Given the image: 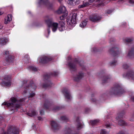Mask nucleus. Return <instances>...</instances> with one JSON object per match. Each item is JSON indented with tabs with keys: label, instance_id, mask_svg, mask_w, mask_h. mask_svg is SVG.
<instances>
[{
	"label": "nucleus",
	"instance_id": "32",
	"mask_svg": "<svg viewBox=\"0 0 134 134\" xmlns=\"http://www.w3.org/2000/svg\"><path fill=\"white\" fill-rule=\"evenodd\" d=\"M27 69L29 70H32L34 72L36 71L37 70V69L33 66H29Z\"/></svg>",
	"mask_w": 134,
	"mask_h": 134
},
{
	"label": "nucleus",
	"instance_id": "15",
	"mask_svg": "<svg viewBox=\"0 0 134 134\" xmlns=\"http://www.w3.org/2000/svg\"><path fill=\"white\" fill-rule=\"evenodd\" d=\"M38 3L39 4L46 5L48 8L51 7V4L48 2V0H39Z\"/></svg>",
	"mask_w": 134,
	"mask_h": 134
},
{
	"label": "nucleus",
	"instance_id": "28",
	"mask_svg": "<svg viewBox=\"0 0 134 134\" xmlns=\"http://www.w3.org/2000/svg\"><path fill=\"white\" fill-rule=\"evenodd\" d=\"M89 4V3L88 2H85L83 1V4L79 5L78 6V8H82L86 7Z\"/></svg>",
	"mask_w": 134,
	"mask_h": 134
},
{
	"label": "nucleus",
	"instance_id": "55",
	"mask_svg": "<svg viewBox=\"0 0 134 134\" xmlns=\"http://www.w3.org/2000/svg\"><path fill=\"white\" fill-rule=\"evenodd\" d=\"M71 59V57H68V59L69 60H70Z\"/></svg>",
	"mask_w": 134,
	"mask_h": 134
},
{
	"label": "nucleus",
	"instance_id": "35",
	"mask_svg": "<svg viewBox=\"0 0 134 134\" xmlns=\"http://www.w3.org/2000/svg\"><path fill=\"white\" fill-rule=\"evenodd\" d=\"M99 120L98 119H96L93 120H91L90 121V123L92 125H95L98 122Z\"/></svg>",
	"mask_w": 134,
	"mask_h": 134
},
{
	"label": "nucleus",
	"instance_id": "54",
	"mask_svg": "<svg viewBox=\"0 0 134 134\" xmlns=\"http://www.w3.org/2000/svg\"><path fill=\"white\" fill-rule=\"evenodd\" d=\"M38 120H42V118L40 117H38Z\"/></svg>",
	"mask_w": 134,
	"mask_h": 134
},
{
	"label": "nucleus",
	"instance_id": "2",
	"mask_svg": "<svg viewBox=\"0 0 134 134\" xmlns=\"http://www.w3.org/2000/svg\"><path fill=\"white\" fill-rule=\"evenodd\" d=\"M25 99V98H23L18 100L14 97H12L10 99L11 103H7L4 102L2 105L7 106L11 110H17L19 108L20 105L24 104Z\"/></svg>",
	"mask_w": 134,
	"mask_h": 134
},
{
	"label": "nucleus",
	"instance_id": "19",
	"mask_svg": "<svg viewBox=\"0 0 134 134\" xmlns=\"http://www.w3.org/2000/svg\"><path fill=\"white\" fill-rule=\"evenodd\" d=\"M66 9L65 7L64 6L60 7L59 9L56 11V13L58 14H60L62 13H65V14H67L66 12Z\"/></svg>",
	"mask_w": 134,
	"mask_h": 134
},
{
	"label": "nucleus",
	"instance_id": "36",
	"mask_svg": "<svg viewBox=\"0 0 134 134\" xmlns=\"http://www.w3.org/2000/svg\"><path fill=\"white\" fill-rule=\"evenodd\" d=\"M68 118L66 116H63L61 117L60 120L65 121H67L68 120Z\"/></svg>",
	"mask_w": 134,
	"mask_h": 134
},
{
	"label": "nucleus",
	"instance_id": "61",
	"mask_svg": "<svg viewBox=\"0 0 134 134\" xmlns=\"http://www.w3.org/2000/svg\"><path fill=\"white\" fill-rule=\"evenodd\" d=\"M48 36H46V37H48Z\"/></svg>",
	"mask_w": 134,
	"mask_h": 134
},
{
	"label": "nucleus",
	"instance_id": "37",
	"mask_svg": "<svg viewBox=\"0 0 134 134\" xmlns=\"http://www.w3.org/2000/svg\"><path fill=\"white\" fill-rule=\"evenodd\" d=\"M66 16L67 14H65L64 15H62V16H60L59 17V18L60 21H59H59H64L65 22L64 20V18Z\"/></svg>",
	"mask_w": 134,
	"mask_h": 134
},
{
	"label": "nucleus",
	"instance_id": "16",
	"mask_svg": "<svg viewBox=\"0 0 134 134\" xmlns=\"http://www.w3.org/2000/svg\"><path fill=\"white\" fill-rule=\"evenodd\" d=\"M84 76V74L82 72H79L74 77V80L77 82L79 81Z\"/></svg>",
	"mask_w": 134,
	"mask_h": 134
},
{
	"label": "nucleus",
	"instance_id": "31",
	"mask_svg": "<svg viewBox=\"0 0 134 134\" xmlns=\"http://www.w3.org/2000/svg\"><path fill=\"white\" fill-rule=\"evenodd\" d=\"M87 19H85L84 21L81 23L80 25V26L82 27H84L87 24Z\"/></svg>",
	"mask_w": 134,
	"mask_h": 134
},
{
	"label": "nucleus",
	"instance_id": "13",
	"mask_svg": "<svg viewBox=\"0 0 134 134\" xmlns=\"http://www.w3.org/2000/svg\"><path fill=\"white\" fill-rule=\"evenodd\" d=\"M4 79L5 81H3V84L6 86H9L11 85L10 76L7 75L5 76Z\"/></svg>",
	"mask_w": 134,
	"mask_h": 134
},
{
	"label": "nucleus",
	"instance_id": "14",
	"mask_svg": "<svg viewBox=\"0 0 134 134\" xmlns=\"http://www.w3.org/2000/svg\"><path fill=\"white\" fill-rule=\"evenodd\" d=\"M101 17L98 15L94 14L91 16L90 18V20L93 22H97L101 19Z\"/></svg>",
	"mask_w": 134,
	"mask_h": 134
},
{
	"label": "nucleus",
	"instance_id": "48",
	"mask_svg": "<svg viewBox=\"0 0 134 134\" xmlns=\"http://www.w3.org/2000/svg\"><path fill=\"white\" fill-rule=\"evenodd\" d=\"M105 126L106 128H108L110 126V125L109 124H106L105 125Z\"/></svg>",
	"mask_w": 134,
	"mask_h": 134
},
{
	"label": "nucleus",
	"instance_id": "25",
	"mask_svg": "<svg viewBox=\"0 0 134 134\" xmlns=\"http://www.w3.org/2000/svg\"><path fill=\"white\" fill-rule=\"evenodd\" d=\"M37 114V112L34 110H32L29 113H27V115L30 116H34L35 115H36Z\"/></svg>",
	"mask_w": 134,
	"mask_h": 134
},
{
	"label": "nucleus",
	"instance_id": "30",
	"mask_svg": "<svg viewBox=\"0 0 134 134\" xmlns=\"http://www.w3.org/2000/svg\"><path fill=\"white\" fill-rule=\"evenodd\" d=\"M110 77L108 76H104L103 77L102 80V82L103 83H107L109 80Z\"/></svg>",
	"mask_w": 134,
	"mask_h": 134
},
{
	"label": "nucleus",
	"instance_id": "39",
	"mask_svg": "<svg viewBox=\"0 0 134 134\" xmlns=\"http://www.w3.org/2000/svg\"><path fill=\"white\" fill-rule=\"evenodd\" d=\"M133 39L130 38H127L125 39V41L127 43H129L132 41Z\"/></svg>",
	"mask_w": 134,
	"mask_h": 134
},
{
	"label": "nucleus",
	"instance_id": "24",
	"mask_svg": "<svg viewBox=\"0 0 134 134\" xmlns=\"http://www.w3.org/2000/svg\"><path fill=\"white\" fill-rule=\"evenodd\" d=\"M53 85V84L49 80H48L47 82L45 84H44L43 85V87L44 88H47L51 87Z\"/></svg>",
	"mask_w": 134,
	"mask_h": 134
},
{
	"label": "nucleus",
	"instance_id": "43",
	"mask_svg": "<svg viewBox=\"0 0 134 134\" xmlns=\"http://www.w3.org/2000/svg\"><path fill=\"white\" fill-rule=\"evenodd\" d=\"M107 132L105 129L102 130L101 131L100 134H107Z\"/></svg>",
	"mask_w": 134,
	"mask_h": 134
},
{
	"label": "nucleus",
	"instance_id": "58",
	"mask_svg": "<svg viewBox=\"0 0 134 134\" xmlns=\"http://www.w3.org/2000/svg\"><path fill=\"white\" fill-rule=\"evenodd\" d=\"M2 26L0 25V30H1L2 28Z\"/></svg>",
	"mask_w": 134,
	"mask_h": 134
},
{
	"label": "nucleus",
	"instance_id": "57",
	"mask_svg": "<svg viewBox=\"0 0 134 134\" xmlns=\"http://www.w3.org/2000/svg\"><path fill=\"white\" fill-rule=\"evenodd\" d=\"M129 2L130 3H134L133 1L132 0H130L129 1Z\"/></svg>",
	"mask_w": 134,
	"mask_h": 134
},
{
	"label": "nucleus",
	"instance_id": "21",
	"mask_svg": "<svg viewBox=\"0 0 134 134\" xmlns=\"http://www.w3.org/2000/svg\"><path fill=\"white\" fill-rule=\"evenodd\" d=\"M65 24L64 21H59V25L60 26L58 28L59 30L61 31L65 30Z\"/></svg>",
	"mask_w": 134,
	"mask_h": 134
},
{
	"label": "nucleus",
	"instance_id": "6",
	"mask_svg": "<svg viewBox=\"0 0 134 134\" xmlns=\"http://www.w3.org/2000/svg\"><path fill=\"white\" fill-rule=\"evenodd\" d=\"M125 112H124L120 113L116 118V120L118 122V124L121 126H125L127 125V124L124 121L120 120L124 114Z\"/></svg>",
	"mask_w": 134,
	"mask_h": 134
},
{
	"label": "nucleus",
	"instance_id": "59",
	"mask_svg": "<svg viewBox=\"0 0 134 134\" xmlns=\"http://www.w3.org/2000/svg\"><path fill=\"white\" fill-rule=\"evenodd\" d=\"M3 13L0 11V15L2 14Z\"/></svg>",
	"mask_w": 134,
	"mask_h": 134
},
{
	"label": "nucleus",
	"instance_id": "62",
	"mask_svg": "<svg viewBox=\"0 0 134 134\" xmlns=\"http://www.w3.org/2000/svg\"><path fill=\"white\" fill-rule=\"evenodd\" d=\"M28 100H27V101H26V102H28Z\"/></svg>",
	"mask_w": 134,
	"mask_h": 134
},
{
	"label": "nucleus",
	"instance_id": "51",
	"mask_svg": "<svg viewBox=\"0 0 134 134\" xmlns=\"http://www.w3.org/2000/svg\"><path fill=\"white\" fill-rule=\"evenodd\" d=\"M130 121H134V118L133 117H132V118L130 119Z\"/></svg>",
	"mask_w": 134,
	"mask_h": 134
},
{
	"label": "nucleus",
	"instance_id": "53",
	"mask_svg": "<svg viewBox=\"0 0 134 134\" xmlns=\"http://www.w3.org/2000/svg\"><path fill=\"white\" fill-rule=\"evenodd\" d=\"M131 99L134 102V96L132 97Z\"/></svg>",
	"mask_w": 134,
	"mask_h": 134
},
{
	"label": "nucleus",
	"instance_id": "5",
	"mask_svg": "<svg viewBox=\"0 0 134 134\" xmlns=\"http://www.w3.org/2000/svg\"><path fill=\"white\" fill-rule=\"evenodd\" d=\"M82 61H79L78 59H75L74 62H70L68 63V66L71 72L75 71L76 70V66L77 64H79L82 67H83V65H81V63H82Z\"/></svg>",
	"mask_w": 134,
	"mask_h": 134
},
{
	"label": "nucleus",
	"instance_id": "8",
	"mask_svg": "<svg viewBox=\"0 0 134 134\" xmlns=\"http://www.w3.org/2000/svg\"><path fill=\"white\" fill-rule=\"evenodd\" d=\"M52 59V58L51 57L44 55L40 57L39 62L41 63L44 64L51 61Z\"/></svg>",
	"mask_w": 134,
	"mask_h": 134
},
{
	"label": "nucleus",
	"instance_id": "38",
	"mask_svg": "<svg viewBox=\"0 0 134 134\" xmlns=\"http://www.w3.org/2000/svg\"><path fill=\"white\" fill-rule=\"evenodd\" d=\"M61 108L58 106H55L53 109V110L54 111H57Z\"/></svg>",
	"mask_w": 134,
	"mask_h": 134
},
{
	"label": "nucleus",
	"instance_id": "33",
	"mask_svg": "<svg viewBox=\"0 0 134 134\" xmlns=\"http://www.w3.org/2000/svg\"><path fill=\"white\" fill-rule=\"evenodd\" d=\"M23 61L26 63H28L29 62V59L28 55H25L23 59Z\"/></svg>",
	"mask_w": 134,
	"mask_h": 134
},
{
	"label": "nucleus",
	"instance_id": "1",
	"mask_svg": "<svg viewBox=\"0 0 134 134\" xmlns=\"http://www.w3.org/2000/svg\"><path fill=\"white\" fill-rule=\"evenodd\" d=\"M27 82L26 80H24L23 82V94L26 97L29 98L30 97H33L35 95L34 93H33L32 91L33 90L35 89L36 86L32 81H30L29 85L27 84Z\"/></svg>",
	"mask_w": 134,
	"mask_h": 134
},
{
	"label": "nucleus",
	"instance_id": "20",
	"mask_svg": "<svg viewBox=\"0 0 134 134\" xmlns=\"http://www.w3.org/2000/svg\"><path fill=\"white\" fill-rule=\"evenodd\" d=\"M76 124L78 130L80 129L82 127V125L78 117L76 119Z\"/></svg>",
	"mask_w": 134,
	"mask_h": 134
},
{
	"label": "nucleus",
	"instance_id": "34",
	"mask_svg": "<svg viewBox=\"0 0 134 134\" xmlns=\"http://www.w3.org/2000/svg\"><path fill=\"white\" fill-rule=\"evenodd\" d=\"M116 134H130L126 130H123L119 131Z\"/></svg>",
	"mask_w": 134,
	"mask_h": 134
},
{
	"label": "nucleus",
	"instance_id": "40",
	"mask_svg": "<svg viewBox=\"0 0 134 134\" xmlns=\"http://www.w3.org/2000/svg\"><path fill=\"white\" fill-rule=\"evenodd\" d=\"M117 61L116 60L110 63V64L112 66L116 65L117 64Z\"/></svg>",
	"mask_w": 134,
	"mask_h": 134
},
{
	"label": "nucleus",
	"instance_id": "3",
	"mask_svg": "<svg viewBox=\"0 0 134 134\" xmlns=\"http://www.w3.org/2000/svg\"><path fill=\"white\" fill-rule=\"evenodd\" d=\"M122 84L120 83L115 84L111 89L109 93L110 95L120 96L125 93Z\"/></svg>",
	"mask_w": 134,
	"mask_h": 134
},
{
	"label": "nucleus",
	"instance_id": "47",
	"mask_svg": "<svg viewBox=\"0 0 134 134\" xmlns=\"http://www.w3.org/2000/svg\"><path fill=\"white\" fill-rule=\"evenodd\" d=\"M40 113L41 115H43L44 114V112L42 110H41L40 111Z\"/></svg>",
	"mask_w": 134,
	"mask_h": 134
},
{
	"label": "nucleus",
	"instance_id": "26",
	"mask_svg": "<svg viewBox=\"0 0 134 134\" xmlns=\"http://www.w3.org/2000/svg\"><path fill=\"white\" fill-rule=\"evenodd\" d=\"M12 15L9 14L8 15L7 17L5 19L4 23L5 24H7L12 20Z\"/></svg>",
	"mask_w": 134,
	"mask_h": 134
},
{
	"label": "nucleus",
	"instance_id": "7",
	"mask_svg": "<svg viewBox=\"0 0 134 134\" xmlns=\"http://www.w3.org/2000/svg\"><path fill=\"white\" fill-rule=\"evenodd\" d=\"M77 14L74 13L72 14L70 20L68 19H67V22L68 24L72 26L74 25L76 23V18Z\"/></svg>",
	"mask_w": 134,
	"mask_h": 134
},
{
	"label": "nucleus",
	"instance_id": "23",
	"mask_svg": "<svg viewBox=\"0 0 134 134\" xmlns=\"http://www.w3.org/2000/svg\"><path fill=\"white\" fill-rule=\"evenodd\" d=\"M8 41L5 38H0V46L5 45L6 43Z\"/></svg>",
	"mask_w": 134,
	"mask_h": 134
},
{
	"label": "nucleus",
	"instance_id": "42",
	"mask_svg": "<svg viewBox=\"0 0 134 134\" xmlns=\"http://www.w3.org/2000/svg\"><path fill=\"white\" fill-rule=\"evenodd\" d=\"M49 103L48 102L45 103L44 104V107L46 109H48V108Z\"/></svg>",
	"mask_w": 134,
	"mask_h": 134
},
{
	"label": "nucleus",
	"instance_id": "44",
	"mask_svg": "<svg viewBox=\"0 0 134 134\" xmlns=\"http://www.w3.org/2000/svg\"><path fill=\"white\" fill-rule=\"evenodd\" d=\"M119 53V52L118 51L116 52H114L113 55L114 56H116L118 55Z\"/></svg>",
	"mask_w": 134,
	"mask_h": 134
},
{
	"label": "nucleus",
	"instance_id": "9",
	"mask_svg": "<svg viewBox=\"0 0 134 134\" xmlns=\"http://www.w3.org/2000/svg\"><path fill=\"white\" fill-rule=\"evenodd\" d=\"M62 92L64 95L66 99L70 100L72 99V97L68 89L66 88H64L62 91Z\"/></svg>",
	"mask_w": 134,
	"mask_h": 134
},
{
	"label": "nucleus",
	"instance_id": "22",
	"mask_svg": "<svg viewBox=\"0 0 134 134\" xmlns=\"http://www.w3.org/2000/svg\"><path fill=\"white\" fill-rule=\"evenodd\" d=\"M58 74V72H54L52 73H51L49 74V76L48 74H47L44 75V79L45 80H46L47 79L49 78L51 76H57Z\"/></svg>",
	"mask_w": 134,
	"mask_h": 134
},
{
	"label": "nucleus",
	"instance_id": "56",
	"mask_svg": "<svg viewBox=\"0 0 134 134\" xmlns=\"http://www.w3.org/2000/svg\"><path fill=\"white\" fill-rule=\"evenodd\" d=\"M95 0H89L90 2L91 3H92Z\"/></svg>",
	"mask_w": 134,
	"mask_h": 134
},
{
	"label": "nucleus",
	"instance_id": "27",
	"mask_svg": "<svg viewBox=\"0 0 134 134\" xmlns=\"http://www.w3.org/2000/svg\"><path fill=\"white\" fill-rule=\"evenodd\" d=\"M128 56L131 58L134 57V48L131 49L129 51L128 54Z\"/></svg>",
	"mask_w": 134,
	"mask_h": 134
},
{
	"label": "nucleus",
	"instance_id": "4",
	"mask_svg": "<svg viewBox=\"0 0 134 134\" xmlns=\"http://www.w3.org/2000/svg\"><path fill=\"white\" fill-rule=\"evenodd\" d=\"M44 20L46 23L48 27H51L52 31L54 32L57 30L58 24L56 23L53 22V18L49 16H46L44 17Z\"/></svg>",
	"mask_w": 134,
	"mask_h": 134
},
{
	"label": "nucleus",
	"instance_id": "60",
	"mask_svg": "<svg viewBox=\"0 0 134 134\" xmlns=\"http://www.w3.org/2000/svg\"><path fill=\"white\" fill-rule=\"evenodd\" d=\"M62 1V0H59L58 1L59 3H61V2Z\"/></svg>",
	"mask_w": 134,
	"mask_h": 134
},
{
	"label": "nucleus",
	"instance_id": "52",
	"mask_svg": "<svg viewBox=\"0 0 134 134\" xmlns=\"http://www.w3.org/2000/svg\"><path fill=\"white\" fill-rule=\"evenodd\" d=\"M47 31H48V35H49L50 34V29L49 28L48 29H47Z\"/></svg>",
	"mask_w": 134,
	"mask_h": 134
},
{
	"label": "nucleus",
	"instance_id": "29",
	"mask_svg": "<svg viewBox=\"0 0 134 134\" xmlns=\"http://www.w3.org/2000/svg\"><path fill=\"white\" fill-rule=\"evenodd\" d=\"M64 132V134H78L77 133L74 134L71 129L69 127L66 129Z\"/></svg>",
	"mask_w": 134,
	"mask_h": 134
},
{
	"label": "nucleus",
	"instance_id": "63",
	"mask_svg": "<svg viewBox=\"0 0 134 134\" xmlns=\"http://www.w3.org/2000/svg\"><path fill=\"white\" fill-rule=\"evenodd\" d=\"M103 0H102V1H103Z\"/></svg>",
	"mask_w": 134,
	"mask_h": 134
},
{
	"label": "nucleus",
	"instance_id": "11",
	"mask_svg": "<svg viewBox=\"0 0 134 134\" xmlns=\"http://www.w3.org/2000/svg\"><path fill=\"white\" fill-rule=\"evenodd\" d=\"M4 55L6 56V60L7 62H10L13 60L14 58V57L8 51H5Z\"/></svg>",
	"mask_w": 134,
	"mask_h": 134
},
{
	"label": "nucleus",
	"instance_id": "10",
	"mask_svg": "<svg viewBox=\"0 0 134 134\" xmlns=\"http://www.w3.org/2000/svg\"><path fill=\"white\" fill-rule=\"evenodd\" d=\"M123 76L125 78L130 77L132 80H134V69L130 70L127 73L123 74Z\"/></svg>",
	"mask_w": 134,
	"mask_h": 134
},
{
	"label": "nucleus",
	"instance_id": "12",
	"mask_svg": "<svg viewBox=\"0 0 134 134\" xmlns=\"http://www.w3.org/2000/svg\"><path fill=\"white\" fill-rule=\"evenodd\" d=\"M7 133L8 134H19L18 129L16 127L10 126L7 130Z\"/></svg>",
	"mask_w": 134,
	"mask_h": 134
},
{
	"label": "nucleus",
	"instance_id": "45",
	"mask_svg": "<svg viewBox=\"0 0 134 134\" xmlns=\"http://www.w3.org/2000/svg\"><path fill=\"white\" fill-rule=\"evenodd\" d=\"M92 51L93 52H95L97 51V50L96 48L94 47L92 49Z\"/></svg>",
	"mask_w": 134,
	"mask_h": 134
},
{
	"label": "nucleus",
	"instance_id": "50",
	"mask_svg": "<svg viewBox=\"0 0 134 134\" xmlns=\"http://www.w3.org/2000/svg\"><path fill=\"white\" fill-rule=\"evenodd\" d=\"M112 12V11L111 10H109L107 12V13L108 14H110Z\"/></svg>",
	"mask_w": 134,
	"mask_h": 134
},
{
	"label": "nucleus",
	"instance_id": "18",
	"mask_svg": "<svg viewBox=\"0 0 134 134\" xmlns=\"http://www.w3.org/2000/svg\"><path fill=\"white\" fill-rule=\"evenodd\" d=\"M52 129L53 130H57L59 129L60 127L56 122L52 121L51 123Z\"/></svg>",
	"mask_w": 134,
	"mask_h": 134
},
{
	"label": "nucleus",
	"instance_id": "17",
	"mask_svg": "<svg viewBox=\"0 0 134 134\" xmlns=\"http://www.w3.org/2000/svg\"><path fill=\"white\" fill-rule=\"evenodd\" d=\"M80 0H68V4L72 6L78 5L79 4Z\"/></svg>",
	"mask_w": 134,
	"mask_h": 134
},
{
	"label": "nucleus",
	"instance_id": "41",
	"mask_svg": "<svg viewBox=\"0 0 134 134\" xmlns=\"http://www.w3.org/2000/svg\"><path fill=\"white\" fill-rule=\"evenodd\" d=\"M122 67L124 69H127L129 67V66L126 63H124L122 65Z\"/></svg>",
	"mask_w": 134,
	"mask_h": 134
},
{
	"label": "nucleus",
	"instance_id": "49",
	"mask_svg": "<svg viewBox=\"0 0 134 134\" xmlns=\"http://www.w3.org/2000/svg\"><path fill=\"white\" fill-rule=\"evenodd\" d=\"M90 110V109L88 108H87L85 109V111L86 113H87Z\"/></svg>",
	"mask_w": 134,
	"mask_h": 134
},
{
	"label": "nucleus",
	"instance_id": "46",
	"mask_svg": "<svg viewBox=\"0 0 134 134\" xmlns=\"http://www.w3.org/2000/svg\"><path fill=\"white\" fill-rule=\"evenodd\" d=\"M91 100L93 102H97V101L96 100V99L94 98H92L91 99Z\"/></svg>",
	"mask_w": 134,
	"mask_h": 134
}]
</instances>
